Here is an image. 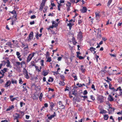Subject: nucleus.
<instances>
[{
    "instance_id": "45",
    "label": "nucleus",
    "mask_w": 122,
    "mask_h": 122,
    "mask_svg": "<svg viewBox=\"0 0 122 122\" xmlns=\"http://www.w3.org/2000/svg\"><path fill=\"white\" fill-rule=\"evenodd\" d=\"M76 85L78 86L79 87H82V86L81 85V84H80L79 83H78Z\"/></svg>"
},
{
    "instance_id": "56",
    "label": "nucleus",
    "mask_w": 122,
    "mask_h": 122,
    "mask_svg": "<svg viewBox=\"0 0 122 122\" xmlns=\"http://www.w3.org/2000/svg\"><path fill=\"white\" fill-rule=\"evenodd\" d=\"M60 4H61L62 3H64V2L65 1L64 0H61L60 1Z\"/></svg>"
},
{
    "instance_id": "11",
    "label": "nucleus",
    "mask_w": 122,
    "mask_h": 122,
    "mask_svg": "<svg viewBox=\"0 0 122 122\" xmlns=\"http://www.w3.org/2000/svg\"><path fill=\"white\" fill-rule=\"evenodd\" d=\"M50 106L51 107V110L53 109V107L55 106V104L52 102H50Z\"/></svg>"
},
{
    "instance_id": "38",
    "label": "nucleus",
    "mask_w": 122,
    "mask_h": 122,
    "mask_svg": "<svg viewBox=\"0 0 122 122\" xmlns=\"http://www.w3.org/2000/svg\"><path fill=\"white\" fill-rule=\"evenodd\" d=\"M118 89H119V91H121V87L120 86L118 88H117L116 89H115V92L117 91Z\"/></svg>"
},
{
    "instance_id": "1",
    "label": "nucleus",
    "mask_w": 122,
    "mask_h": 122,
    "mask_svg": "<svg viewBox=\"0 0 122 122\" xmlns=\"http://www.w3.org/2000/svg\"><path fill=\"white\" fill-rule=\"evenodd\" d=\"M33 32L32 31L29 34L28 37L27 38L28 41H30L33 38Z\"/></svg>"
},
{
    "instance_id": "53",
    "label": "nucleus",
    "mask_w": 122,
    "mask_h": 122,
    "mask_svg": "<svg viewBox=\"0 0 122 122\" xmlns=\"http://www.w3.org/2000/svg\"><path fill=\"white\" fill-rule=\"evenodd\" d=\"M19 83L20 84H22L23 83V82L22 80L21 79H20L19 80Z\"/></svg>"
},
{
    "instance_id": "52",
    "label": "nucleus",
    "mask_w": 122,
    "mask_h": 122,
    "mask_svg": "<svg viewBox=\"0 0 122 122\" xmlns=\"http://www.w3.org/2000/svg\"><path fill=\"white\" fill-rule=\"evenodd\" d=\"M62 58V57H58L57 59V60L58 61H61V59Z\"/></svg>"
},
{
    "instance_id": "17",
    "label": "nucleus",
    "mask_w": 122,
    "mask_h": 122,
    "mask_svg": "<svg viewBox=\"0 0 122 122\" xmlns=\"http://www.w3.org/2000/svg\"><path fill=\"white\" fill-rule=\"evenodd\" d=\"M42 73V74L44 76H46L48 74V72L45 70L43 71Z\"/></svg>"
},
{
    "instance_id": "3",
    "label": "nucleus",
    "mask_w": 122,
    "mask_h": 122,
    "mask_svg": "<svg viewBox=\"0 0 122 122\" xmlns=\"http://www.w3.org/2000/svg\"><path fill=\"white\" fill-rule=\"evenodd\" d=\"M46 0H43L42 2L41 3L40 6V7L39 8L40 10H42L43 8V7L45 5Z\"/></svg>"
},
{
    "instance_id": "4",
    "label": "nucleus",
    "mask_w": 122,
    "mask_h": 122,
    "mask_svg": "<svg viewBox=\"0 0 122 122\" xmlns=\"http://www.w3.org/2000/svg\"><path fill=\"white\" fill-rule=\"evenodd\" d=\"M112 85L110 83L109 84V86L108 88L109 89H110L112 92V93H114L115 92V89L114 87H112Z\"/></svg>"
},
{
    "instance_id": "6",
    "label": "nucleus",
    "mask_w": 122,
    "mask_h": 122,
    "mask_svg": "<svg viewBox=\"0 0 122 122\" xmlns=\"http://www.w3.org/2000/svg\"><path fill=\"white\" fill-rule=\"evenodd\" d=\"M10 13L12 14H14V16L13 17L15 19V21L17 19V14H16V12L14 10L10 12Z\"/></svg>"
},
{
    "instance_id": "16",
    "label": "nucleus",
    "mask_w": 122,
    "mask_h": 122,
    "mask_svg": "<svg viewBox=\"0 0 122 122\" xmlns=\"http://www.w3.org/2000/svg\"><path fill=\"white\" fill-rule=\"evenodd\" d=\"M15 114L16 115L14 116V120L18 119L19 118L20 115L17 113H16Z\"/></svg>"
},
{
    "instance_id": "40",
    "label": "nucleus",
    "mask_w": 122,
    "mask_h": 122,
    "mask_svg": "<svg viewBox=\"0 0 122 122\" xmlns=\"http://www.w3.org/2000/svg\"><path fill=\"white\" fill-rule=\"evenodd\" d=\"M95 15H96V17H99L100 16L99 14L97 12H96L95 13Z\"/></svg>"
},
{
    "instance_id": "51",
    "label": "nucleus",
    "mask_w": 122,
    "mask_h": 122,
    "mask_svg": "<svg viewBox=\"0 0 122 122\" xmlns=\"http://www.w3.org/2000/svg\"><path fill=\"white\" fill-rule=\"evenodd\" d=\"M82 23V21L80 20H78V24L79 25H80Z\"/></svg>"
},
{
    "instance_id": "46",
    "label": "nucleus",
    "mask_w": 122,
    "mask_h": 122,
    "mask_svg": "<svg viewBox=\"0 0 122 122\" xmlns=\"http://www.w3.org/2000/svg\"><path fill=\"white\" fill-rule=\"evenodd\" d=\"M122 25V22H119V23L117 24V26L118 27L121 26Z\"/></svg>"
},
{
    "instance_id": "60",
    "label": "nucleus",
    "mask_w": 122,
    "mask_h": 122,
    "mask_svg": "<svg viewBox=\"0 0 122 122\" xmlns=\"http://www.w3.org/2000/svg\"><path fill=\"white\" fill-rule=\"evenodd\" d=\"M23 102H20V106L21 107H22L23 106Z\"/></svg>"
},
{
    "instance_id": "58",
    "label": "nucleus",
    "mask_w": 122,
    "mask_h": 122,
    "mask_svg": "<svg viewBox=\"0 0 122 122\" xmlns=\"http://www.w3.org/2000/svg\"><path fill=\"white\" fill-rule=\"evenodd\" d=\"M15 19H14V20H12L11 21V24L12 25H13L14 24V22H15Z\"/></svg>"
},
{
    "instance_id": "55",
    "label": "nucleus",
    "mask_w": 122,
    "mask_h": 122,
    "mask_svg": "<svg viewBox=\"0 0 122 122\" xmlns=\"http://www.w3.org/2000/svg\"><path fill=\"white\" fill-rule=\"evenodd\" d=\"M71 2L72 3H75V0H70Z\"/></svg>"
},
{
    "instance_id": "8",
    "label": "nucleus",
    "mask_w": 122,
    "mask_h": 122,
    "mask_svg": "<svg viewBox=\"0 0 122 122\" xmlns=\"http://www.w3.org/2000/svg\"><path fill=\"white\" fill-rule=\"evenodd\" d=\"M56 116V114L55 112H54L53 114L52 115L48 117V119L49 120H51L52 118Z\"/></svg>"
},
{
    "instance_id": "62",
    "label": "nucleus",
    "mask_w": 122,
    "mask_h": 122,
    "mask_svg": "<svg viewBox=\"0 0 122 122\" xmlns=\"http://www.w3.org/2000/svg\"><path fill=\"white\" fill-rule=\"evenodd\" d=\"M72 94L73 95H74L75 96H76V95L77 94L76 93H75L74 91H73L72 92Z\"/></svg>"
},
{
    "instance_id": "57",
    "label": "nucleus",
    "mask_w": 122,
    "mask_h": 122,
    "mask_svg": "<svg viewBox=\"0 0 122 122\" xmlns=\"http://www.w3.org/2000/svg\"><path fill=\"white\" fill-rule=\"evenodd\" d=\"M48 107V104L47 103H45L44 104V107Z\"/></svg>"
},
{
    "instance_id": "47",
    "label": "nucleus",
    "mask_w": 122,
    "mask_h": 122,
    "mask_svg": "<svg viewBox=\"0 0 122 122\" xmlns=\"http://www.w3.org/2000/svg\"><path fill=\"white\" fill-rule=\"evenodd\" d=\"M87 93V92L86 90H85L84 92L83 93V94L84 95H85Z\"/></svg>"
},
{
    "instance_id": "15",
    "label": "nucleus",
    "mask_w": 122,
    "mask_h": 122,
    "mask_svg": "<svg viewBox=\"0 0 122 122\" xmlns=\"http://www.w3.org/2000/svg\"><path fill=\"white\" fill-rule=\"evenodd\" d=\"M14 108V107L12 105L11 106L9 107L6 110V111H9L11 110L12 109Z\"/></svg>"
},
{
    "instance_id": "21",
    "label": "nucleus",
    "mask_w": 122,
    "mask_h": 122,
    "mask_svg": "<svg viewBox=\"0 0 122 122\" xmlns=\"http://www.w3.org/2000/svg\"><path fill=\"white\" fill-rule=\"evenodd\" d=\"M103 99L102 97L99 98L98 100V101L100 103H102L103 102Z\"/></svg>"
},
{
    "instance_id": "43",
    "label": "nucleus",
    "mask_w": 122,
    "mask_h": 122,
    "mask_svg": "<svg viewBox=\"0 0 122 122\" xmlns=\"http://www.w3.org/2000/svg\"><path fill=\"white\" fill-rule=\"evenodd\" d=\"M72 25L71 24V23H69L67 24V26L69 27H71V26H72Z\"/></svg>"
},
{
    "instance_id": "35",
    "label": "nucleus",
    "mask_w": 122,
    "mask_h": 122,
    "mask_svg": "<svg viewBox=\"0 0 122 122\" xmlns=\"http://www.w3.org/2000/svg\"><path fill=\"white\" fill-rule=\"evenodd\" d=\"M52 25H53L54 26L55 25H57L56 26V27L58 25V24L56 23V22L54 21H53L52 22Z\"/></svg>"
},
{
    "instance_id": "19",
    "label": "nucleus",
    "mask_w": 122,
    "mask_h": 122,
    "mask_svg": "<svg viewBox=\"0 0 122 122\" xmlns=\"http://www.w3.org/2000/svg\"><path fill=\"white\" fill-rule=\"evenodd\" d=\"M32 58V57H30L29 56L27 57V62H29L30 61L31 59Z\"/></svg>"
},
{
    "instance_id": "25",
    "label": "nucleus",
    "mask_w": 122,
    "mask_h": 122,
    "mask_svg": "<svg viewBox=\"0 0 122 122\" xmlns=\"http://www.w3.org/2000/svg\"><path fill=\"white\" fill-rule=\"evenodd\" d=\"M112 0H109L107 4V6L109 7L112 3Z\"/></svg>"
},
{
    "instance_id": "26",
    "label": "nucleus",
    "mask_w": 122,
    "mask_h": 122,
    "mask_svg": "<svg viewBox=\"0 0 122 122\" xmlns=\"http://www.w3.org/2000/svg\"><path fill=\"white\" fill-rule=\"evenodd\" d=\"M104 119L105 120H107L109 118V116L108 115H104Z\"/></svg>"
},
{
    "instance_id": "49",
    "label": "nucleus",
    "mask_w": 122,
    "mask_h": 122,
    "mask_svg": "<svg viewBox=\"0 0 122 122\" xmlns=\"http://www.w3.org/2000/svg\"><path fill=\"white\" fill-rule=\"evenodd\" d=\"M49 91H51L52 92H53L54 91V90L53 89H51L50 88H48Z\"/></svg>"
},
{
    "instance_id": "2",
    "label": "nucleus",
    "mask_w": 122,
    "mask_h": 122,
    "mask_svg": "<svg viewBox=\"0 0 122 122\" xmlns=\"http://www.w3.org/2000/svg\"><path fill=\"white\" fill-rule=\"evenodd\" d=\"M66 5V10L68 12L70 10V7H71V4L69 2L67 1Z\"/></svg>"
},
{
    "instance_id": "41",
    "label": "nucleus",
    "mask_w": 122,
    "mask_h": 122,
    "mask_svg": "<svg viewBox=\"0 0 122 122\" xmlns=\"http://www.w3.org/2000/svg\"><path fill=\"white\" fill-rule=\"evenodd\" d=\"M36 16L35 15H33L31 16V17H30V18L32 19H34L35 18H36Z\"/></svg>"
},
{
    "instance_id": "13",
    "label": "nucleus",
    "mask_w": 122,
    "mask_h": 122,
    "mask_svg": "<svg viewBox=\"0 0 122 122\" xmlns=\"http://www.w3.org/2000/svg\"><path fill=\"white\" fill-rule=\"evenodd\" d=\"M82 32L81 31L79 32L77 35L78 37L81 39L82 38Z\"/></svg>"
},
{
    "instance_id": "64",
    "label": "nucleus",
    "mask_w": 122,
    "mask_h": 122,
    "mask_svg": "<svg viewBox=\"0 0 122 122\" xmlns=\"http://www.w3.org/2000/svg\"><path fill=\"white\" fill-rule=\"evenodd\" d=\"M118 15H121L122 14V12L120 11L118 12Z\"/></svg>"
},
{
    "instance_id": "33",
    "label": "nucleus",
    "mask_w": 122,
    "mask_h": 122,
    "mask_svg": "<svg viewBox=\"0 0 122 122\" xmlns=\"http://www.w3.org/2000/svg\"><path fill=\"white\" fill-rule=\"evenodd\" d=\"M30 65L31 66H36L35 65H34L35 62L34 61H31L30 62Z\"/></svg>"
},
{
    "instance_id": "37",
    "label": "nucleus",
    "mask_w": 122,
    "mask_h": 122,
    "mask_svg": "<svg viewBox=\"0 0 122 122\" xmlns=\"http://www.w3.org/2000/svg\"><path fill=\"white\" fill-rule=\"evenodd\" d=\"M44 61L43 60H41V66H43L44 65Z\"/></svg>"
},
{
    "instance_id": "39",
    "label": "nucleus",
    "mask_w": 122,
    "mask_h": 122,
    "mask_svg": "<svg viewBox=\"0 0 122 122\" xmlns=\"http://www.w3.org/2000/svg\"><path fill=\"white\" fill-rule=\"evenodd\" d=\"M90 98L92 100L94 101L95 100V98L92 95H91L90 96Z\"/></svg>"
},
{
    "instance_id": "9",
    "label": "nucleus",
    "mask_w": 122,
    "mask_h": 122,
    "mask_svg": "<svg viewBox=\"0 0 122 122\" xmlns=\"http://www.w3.org/2000/svg\"><path fill=\"white\" fill-rule=\"evenodd\" d=\"M108 99L109 101L111 102H112L113 101L114 99L113 97L110 95L109 96V97L108 98Z\"/></svg>"
},
{
    "instance_id": "48",
    "label": "nucleus",
    "mask_w": 122,
    "mask_h": 122,
    "mask_svg": "<svg viewBox=\"0 0 122 122\" xmlns=\"http://www.w3.org/2000/svg\"><path fill=\"white\" fill-rule=\"evenodd\" d=\"M20 53L18 51H17L16 52V55L17 56H20Z\"/></svg>"
},
{
    "instance_id": "42",
    "label": "nucleus",
    "mask_w": 122,
    "mask_h": 122,
    "mask_svg": "<svg viewBox=\"0 0 122 122\" xmlns=\"http://www.w3.org/2000/svg\"><path fill=\"white\" fill-rule=\"evenodd\" d=\"M92 89H93L94 90H96V89L95 88V86L93 84H92L91 87Z\"/></svg>"
},
{
    "instance_id": "27",
    "label": "nucleus",
    "mask_w": 122,
    "mask_h": 122,
    "mask_svg": "<svg viewBox=\"0 0 122 122\" xmlns=\"http://www.w3.org/2000/svg\"><path fill=\"white\" fill-rule=\"evenodd\" d=\"M43 97V94L42 93H41L39 97V100L40 101H41L42 100V98Z\"/></svg>"
},
{
    "instance_id": "63",
    "label": "nucleus",
    "mask_w": 122,
    "mask_h": 122,
    "mask_svg": "<svg viewBox=\"0 0 122 122\" xmlns=\"http://www.w3.org/2000/svg\"><path fill=\"white\" fill-rule=\"evenodd\" d=\"M16 64L19 66L20 65V63L19 62H16Z\"/></svg>"
},
{
    "instance_id": "34",
    "label": "nucleus",
    "mask_w": 122,
    "mask_h": 122,
    "mask_svg": "<svg viewBox=\"0 0 122 122\" xmlns=\"http://www.w3.org/2000/svg\"><path fill=\"white\" fill-rule=\"evenodd\" d=\"M34 66L36 71H37L38 72L40 71V70H39L38 69V67L37 66Z\"/></svg>"
},
{
    "instance_id": "10",
    "label": "nucleus",
    "mask_w": 122,
    "mask_h": 122,
    "mask_svg": "<svg viewBox=\"0 0 122 122\" xmlns=\"http://www.w3.org/2000/svg\"><path fill=\"white\" fill-rule=\"evenodd\" d=\"M83 65H81V67H80V69L81 71V72L82 73H83L84 72L85 70V69L83 68Z\"/></svg>"
},
{
    "instance_id": "29",
    "label": "nucleus",
    "mask_w": 122,
    "mask_h": 122,
    "mask_svg": "<svg viewBox=\"0 0 122 122\" xmlns=\"http://www.w3.org/2000/svg\"><path fill=\"white\" fill-rule=\"evenodd\" d=\"M6 45H8L9 47H11V43L10 42H7L6 44Z\"/></svg>"
},
{
    "instance_id": "23",
    "label": "nucleus",
    "mask_w": 122,
    "mask_h": 122,
    "mask_svg": "<svg viewBox=\"0 0 122 122\" xmlns=\"http://www.w3.org/2000/svg\"><path fill=\"white\" fill-rule=\"evenodd\" d=\"M96 49V48L93 47H91L89 49V50L92 52Z\"/></svg>"
},
{
    "instance_id": "18",
    "label": "nucleus",
    "mask_w": 122,
    "mask_h": 122,
    "mask_svg": "<svg viewBox=\"0 0 122 122\" xmlns=\"http://www.w3.org/2000/svg\"><path fill=\"white\" fill-rule=\"evenodd\" d=\"M11 82L13 84H16L17 82L16 80H14L13 79H11Z\"/></svg>"
},
{
    "instance_id": "44",
    "label": "nucleus",
    "mask_w": 122,
    "mask_h": 122,
    "mask_svg": "<svg viewBox=\"0 0 122 122\" xmlns=\"http://www.w3.org/2000/svg\"><path fill=\"white\" fill-rule=\"evenodd\" d=\"M61 79L63 80H64V76L63 75H61L60 76Z\"/></svg>"
},
{
    "instance_id": "28",
    "label": "nucleus",
    "mask_w": 122,
    "mask_h": 122,
    "mask_svg": "<svg viewBox=\"0 0 122 122\" xmlns=\"http://www.w3.org/2000/svg\"><path fill=\"white\" fill-rule=\"evenodd\" d=\"M59 84L62 86H64L65 85V83L63 81H60L59 82Z\"/></svg>"
},
{
    "instance_id": "30",
    "label": "nucleus",
    "mask_w": 122,
    "mask_h": 122,
    "mask_svg": "<svg viewBox=\"0 0 122 122\" xmlns=\"http://www.w3.org/2000/svg\"><path fill=\"white\" fill-rule=\"evenodd\" d=\"M77 57H78L80 59H82L84 58V57L81 56L77 55Z\"/></svg>"
},
{
    "instance_id": "31",
    "label": "nucleus",
    "mask_w": 122,
    "mask_h": 122,
    "mask_svg": "<svg viewBox=\"0 0 122 122\" xmlns=\"http://www.w3.org/2000/svg\"><path fill=\"white\" fill-rule=\"evenodd\" d=\"M51 61V57H49L48 58L46 61L50 62Z\"/></svg>"
},
{
    "instance_id": "54",
    "label": "nucleus",
    "mask_w": 122,
    "mask_h": 122,
    "mask_svg": "<svg viewBox=\"0 0 122 122\" xmlns=\"http://www.w3.org/2000/svg\"><path fill=\"white\" fill-rule=\"evenodd\" d=\"M118 119L119 122L120 121V120H122V117H118Z\"/></svg>"
},
{
    "instance_id": "5",
    "label": "nucleus",
    "mask_w": 122,
    "mask_h": 122,
    "mask_svg": "<svg viewBox=\"0 0 122 122\" xmlns=\"http://www.w3.org/2000/svg\"><path fill=\"white\" fill-rule=\"evenodd\" d=\"M11 83V82L10 81V80H9L5 84L4 86L5 87H7L10 86Z\"/></svg>"
},
{
    "instance_id": "36",
    "label": "nucleus",
    "mask_w": 122,
    "mask_h": 122,
    "mask_svg": "<svg viewBox=\"0 0 122 122\" xmlns=\"http://www.w3.org/2000/svg\"><path fill=\"white\" fill-rule=\"evenodd\" d=\"M107 112V111L105 110H103L102 111H101L100 113L101 114L105 113Z\"/></svg>"
},
{
    "instance_id": "22",
    "label": "nucleus",
    "mask_w": 122,
    "mask_h": 122,
    "mask_svg": "<svg viewBox=\"0 0 122 122\" xmlns=\"http://www.w3.org/2000/svg\"><path fill=\"white\" fill-rule=\"evenodd\" d=\"M58 103L60 105H61V107H63V109H64L65 107L64 105H63L62 104V103L61 101H59V102Z\"/></svg>"
},
{
    "instance_id": "32",
    "label": "nucleus",
    "mask_w": 122,
    "mask_h": 122,
    "mask_svg": "<svg viewBox=\"0 0 122 122\" xmlns=\"http://www.w3.org/2000/svg\"><path fill=\"white\" fill-rule=\"evenodd\" d=\"M25 76V77L27 79H29V75L28 74V73L27 74H25V75H24Z\"/></svg>"
},
{
    "instance_id": "24",
    "label": "nucleus",
    "mask_w": 122,
    "mask_h": 122,
    "mask_svg": "<svg viewBox=\"0 0 122 122\" xmlns=\"http://www.w3.org/2000/svg\"><path fill=\"white\" fill-rule=\"evenodd\" d=\"M72 76L74 78V80L76 81L77 80V76L75 74L74 75L72 74Z\"/></svg>"
},
{
    "instance_id": "7",
    "label": "nucleus",
    "mask_w": 122,
    "mask_h": 122,
    "mask_svg": "<svg viewBox=\"0 0 122 122\" xmlns=\"http://www.w3.org/2000/svg\"><path fill=\"white\" fill-rule=\"evenodd\" d=\"M87 10V9L85 7H83L82 9L80 10L83 13L86 12Z\"/></svg>"
},
{
    "instance_id": "59",
    "label": "nucleus",
    "mask_w": 122,
    "mask_h": 122,
    "mask_svg": "<svg viewBox=\"0 0 122 122\" xmlns=\"http://www.w3.org/2000/svg\"><path fill=\"white\" fill-rule=\"evenodd\" d=\"M110 55L111 56H113L114 57H116V55H115L114 54H110Z\"/></svg>"
},
{
    "instance_id": "14",
    "label": "nucleus",
    "mask_w": 122,
    "mask_h": 122,
    "mask_svg": "<svg viewBox=\"0 0 122 122\" xmlns=\"http://www.w3.org/2000/svg\"><path fill=\"white\" fill-rule=\"evenodd\" d=\"M57 25H55L54 26L53 25H52L51 26H50L48 28H47V30H51V28H53L54 27H56Z\"/></svg>"
},
{
    "instance_id": "20",
    "label": "nucleus",
    "mask_w": 122,
    "mask_h": 122,
    "mask_svg": "<svg viewBox=\"0 0 122 122\" xmlns=\"http://www.w3.org/2000/svg\"><path fill=\"white\" fill-rule=\"evenodd\" d=\"M23 74L24 75H25V74L27 73L28 71L25 68H24L23 70Z\"/></svg>"
},
{
    "instance_id": "50",
    "label": "nucleus",
    "mask_w": 122,
    "mask_h": 122,
    "mask_svg": "<svg viewBox=\"0 0 122 122\" xmlns=\"http://www.w3.org/2000/svg\"><path fill=\"white\" fill-rule=\"evenodd\" d=\"M30 24L31 25H32L34 24L35 23V21H33L32 22H30Z\"/></svg>"
},
{
    "instance_id": "12",
    "label": "nucleus",
    "mask_w": 122,
    "mask_h": 122,
    "mask_svg": "<svg viewBox=\"0 0 122 122\" xmlns=\"http://www.w3.org/2000/svg\"><path fill=\"white\" fill-rule=\"evenodd\" d=\"M6 63H7V64L6 65V66L7 67H9L10 68H11L12 67L11 66L10 64V62L8 60H7V61L6 62Z\"/></svg>"
},
{
    "instance_id": "61",
    "label": "nucleus",
    "mask_w": 122,
    "mask_h": 122,
    "mask_svg": "<svg viewBox=\"0 0 122 122\" xmlns=\"http://www.w3.org/2000/svg\"><path fill=\"white\" fill-rule=\"evenodd\" d=\"M3 70L5 72H6L7 71V68H4Z\"/></svg>"
}]
</instances>
